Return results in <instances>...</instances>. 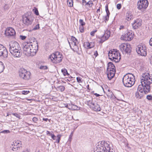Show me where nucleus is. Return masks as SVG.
I'll use <instances>...</instances> for the list:
<instances>
[{"label":"nucleus","instance_id":"obj_37","mask_svg":"<svg viewBox=\"0 0 152 152\" xmlns=\"http://www.w3.org/2000/svg\"><path fill=\"white\" fill-rule=\"evenodd\" d=\"M72 42H78L77 39L74 37L72 36L71 38Z\"/></svg>","mask_w":152,"mask_h":152},{"label":"nucleus","instance_id":"obj_8","mask_svg":"<svg viewBox=\"0 0 152 152\" xmlns=\"http://www.w3.org/2000/svg\"><path fill=\"white\" fill-rule=\"evenodd\" d=\"M20 77L23 80H28L30 78L31 73L23 68H20L19 71Z\"/></svg>","mask_w":152,"mask_h":152},{"label":"nucleus","instance_id":"obj_44","mask_svg":"<svg viewBox=\"0 0 152 152\" xmlns=\"http://www.w3.org/2000/svg\"><path fill=\"white\" fill-rule=\"evenodd\" d=\"M39 69H41L46 70L47 69L48 67L46 66H41L39 67Z\"/></svg>","mask_w":152,"mask_h":152},{"label":"nucleus","instance_id":"obj_21","mask_svg":"<svg viewBox=\"0 0 152 152\" xmlns=\"http://www.w3.org/2000/svg\"><path fill=\"white\" fill-rule=\"evenodd\" d=\"M116 71L113 70H107L106 73L107 74L108 79L110 80L113 78L114 75Z\"/></svg>","mask_w":152,"mask_h":152},{"label":"nucleus","instance_id":"obj_31","mask_svg":"<svg viewBox=\"0 0 152 152\" xmlns=\"http://www.w3.org/2000/svg\"><path fill=\"white\" fill-rule=\"evenodd\" d=\"M4 69V66L3 63L0 61V73L3 72Z\"/></svg>","mask_w":152,"mask_h":152},{"label":"nucleus","instance_id":"obj_20","mask_svg":"<svg viewBox=\"0 0 152 152\" xmlns=\"http://www.w3.org/2000/svg\"><path fill=\"white\" fill-rule=\"evenodd\" d=\"M32 48H31V52H33V51H35V53H34V54L33 56L35 55L38 50V43L37 41H34V43L32 44Z\"/></svg>","mask_w":152,"mask_h":152},{"label":"nucleus","instance_id":"obj_30","mask_svg":"<svg viewBox=\"0 0 152 152\" xmlns=\"http://www.w3.org/2000/svg\"><path fill=\"white\" fill-rule=\"evenodd\" d=\"M61 72L64 76H67L68 77H69V75L66 69L64 68L63 69H61Z\"/></svg>","mask_w":152,"mask_h":152},{"label":"nucleus","instance_id":"obj_54","mask_svg":"<svg viewBox=\"0 0 152 152\" xmlns=\"http://www.w3.org/2000/svg\"><path fill=\"white\" fill-rule=\"evenodd\" d=\"M51 136L52 137V138L54 140H56V137L55 135H54L53 134V133L52 134H51Z\"/></svg>","mask_w":152,"mask_h":152},{"label":"nucleus","instance_id":"obj_18","mask_svg":"<svg viewBox=\"0 0 152 152\" xmlns=\"http://www.w3.org/2000/svg\"><path fill=\"white\" fill-rule=\"evenodd\" d=\"M142 20L140 19H137L134 21L132 24L133 28L134 29H137L140 27L142 25Z\"/></svg>","mask_w":152,"mask_h":152},{"label":"nucleus","instance_id":"obj_45","mask_svg":"<svg viewBox=\"0 0 152 152\" xmlns=\"http://www.w3.org/2000/svg\"><path fill=\"white\" fill-rule=\"evenodd\" d=\"M119 29L120 30H123L124 31H126V28L123 26H121Z\"/></svg>","mask_w":152,"mask_h":152},{"label":"nucleus","instance_id":"obj_58","mask_svg":"<svg viewBox=\"0 0 152 152\" xmlns=\"http://www.w3.org/2000/svg\"><path fill=\"white\" fill-rule=\"evenodd\" d=\"M98 55V53L97 51H96L94 52V55L95 56V57H97V56Z\"/></svg>","mask_w":152,"mask_h":152},{"label":"nucleus","instance_id":"obj_1","mask_svg":"<svg viewBox=\"0 0 152 152\" xmlns=\"http://www.w3.org/2000/svg\"><path fill=\"white\" fill-rule=\"evenodd\" d=\"M141 84L138 86L137 91L144 92L146 94L150 91V85L152 83V77L148 73L142 75Z\"/></svg>","mask_w":152,"mask_h":152},{"label":"nucleus","instance_id":"obj_62","mask_svg":"<svg viewBox=\"0 0 152 152\" xmlns=\"http://www.w3.org/2000/svg\"><path fill=\"white\" fill-rule=\"evenodd\" d=\"M43 121H47L48 120V119L47 118H43Z\"/></svg>","mask_w":152,"mask_h":152},{"label":"nucleus","instance_id":"obj_49","mask_svg":"<svg viewBox=\"0 0 152 152\" xmlns=\"http://www.w3.org/2000/svg\"><path fill=\"white\" fill-rule=\"evenodd\" d=\"M10 8V6L9 5L7 4H6L5 5L4 7V9L5 10H8Z\"/></svg>","mask_w":152,"mask_h":152},{"label":"nucleus","instance_id":"obj_32","mask_svg":"<svg viewBox=\"0 0 152 152\" xmlns=\"http://www.w3.org/2000/svg\"><path fill=\"white\" fill-rule=\"evenodd\" d=\"M67 4L69 7H72L73 5V0H67Z\"/></svg>","mask_w":152,"mask_h":152},{"label":"nucleus","instance_id":"obj_2","mask_svg":"<svg viewBox=\"0 0 152 152\" xmlns=\"http://www.w3.org/2000/svg\"><path fill=\"white\" fill-rule=\"evenodd\" d=\"M9 51L15 57H20L22 55L21 48L19 44L16 42L12 41L9 44Z\"/></svg>","mask_w":152,"mask_h":152},{"label":"nucleus","instance_id":"obj_55","mask_svg":"<svg viewBox=\"0 0 152 152\" xmlns=\"http://www.w3.org/2000/svg\"><path fill=\"white\" fill-rule=\"evenodd\" d=\"M20 38L22 40H25L26 38V37L25 36L20 35Z\"/></svg>","mask_w":152,"mask_h":152},{"label":"nucleus","instance_id":"obj_25","mask_svg":"<svg viewBox=\"0 0 152 152\" xmlns=\"http://www.w3.org/2000/svg\"><path fill=\"white\" fill-rule=\"evenodd\" d=\"M144 93L142 92H140L137 91L135 93V97L139 99H140L142 98L144 95Z\"/></svg>","mask_w":152,"mask_h":152},{"label":"nucleus","instance_id":"obj_23","mask_svg":"<svg viewBox=\"0 0 152 152\" xmlns=\"http://www.w3.org/2000/svg\"><path fill=\"white\" fill-rule=\"evenodd\" d=\"M86 104L89 106L90 107H92V106L94 105L95 101L94 102L92 98L90 97V99L89 100L87 99L86 101Z\"/></svg>","mask_w":152,"mask_h":152},{"label":"nucleus","instance_id":"obj_47","mask_svg":"<svg viewBox=\"0 0 152 152\" xmlns=\"http://www.w3.org/2000/svg\"><path fill=\"white\" fill-rule=\"evenodd\" d=\"M146 98L148 100H152V96L151 95H148Z\"/></svg>","mask_w":152,"mask_h":152},{"label":"nucleus","instance_id":"obj_42","mask_svg":"<svg viewBox=\"0 0 152 152\" xmlns=\"http://www.w3.org/2000/svg\"><path fill=\"white\" fill-rule=\"evenodd\" d=\"M79 23L81 25L80 26H84L85 24V23L83 21V20L81 19H80Z\"/></svg>","mask_w":152,"mask_h":152},{"label":"nucleus","instance_id":"obj_6","mask_svg":"<svg viewBox=\"0 0 152 152\" xmlns=\"http://www.w3.org/2000/svg\"><path fill=\"white\" fill-rule=\"evenodd\" d=\"M32 42H25L23 44V53L25 55L28 56H33L34 53H35V51H33V52H31V49L32 48Z\"/></svg>","mask_w":152,"mask_h":152},{"label":"nucleus","instance_id":"obj_39","mask_svg":"<svg viewBox=\"0 0 152 152\" xmlns=\"http://www.w3.org/2000/svg\"><path fill=\"white\" fill-rule=\"evenodd\" d=\"M10 131L9 130H4L3 131H1L0 132V134L1 133H4V134H7L10 133Z\"/></svg>","mask_w":152,"mask_h":152},{"label":"nucleus","instance_id":"obj_17","mask_svg":"<svg viewBox=\"0 0 152 152\" xmlns=\"http://www.w3.org/2000/svg\"><path fill=\"white\" fill-rule=\"evenodd\" d=\"M13 144L12 145V146H11V148H12V150L13 151H16L18 150V148H20L21 147L22 144L21 142L17 141L13 142Z\"/></svg>","mask_w":152,"mask_h":152},{"label":"nucleus","instance_id":"obj_29","mask_svg":"<svg viewBox=\"0 0 152 152\" xmlns=\"http://www.w3.org/2000/svg\"><path fill=\"white\" fill-rule=\"evenodd\" d=\"M132 18V16L129 12L127 13L126 15V19L128 21H129Z\"/></svg>","mask_w":152,"mask_h":152},{"label":"nucleus","instance_id":"obj_36","mask_svg":"<svg viewBox=\"0 0 152 152\" xmlns=\"http://www.w3.org/2000/svg\"><path fill=\"white\" fill-rule=\"evenodd\" d=\"M93 4L92 1H89L87 3H86V5L88 6L89 7H91L92 6Z\"/></svg>","mask_w":152,"mask_h":152},{"label":"nucleus","instance_id":"obj_64","mask_svg":"<svg viewBox=\"0 0 152 152\" xmlns=\"http://www.w3.org/2000/svg\"><path fill=\"white\" fill-rule=\"evenodd\" d=\"M65 107L66 108H68V104H64Z\"/></svg>","mask_w":152,"mask_h":152},{"label":"nucleus","instance_id":"obj_51","mask_svg":"<svg viewBox=\"0 0 152 152\" xmlns=\"http://www.w3.org/2000/svg\"><path fill=\"white\" fill-rule=\"evenodd\" d=\"M30 92V91H22V94H27Z\"/></svg>","mask_w":152,"mask_h":152},{"label":"nucleus","instance_id":"obj_61","mask_svg":"<svg viewBox=\"0 0 152 152\" xmlns=\"http://www.w3.org/2000/svg\"><path fill=\"white\" fill-rule=\"evenodd\" d=\"M22 152H30L27 149L23 151Z\"/></svg>","mask_w":152,"mask_h":152},{"label":"nucleus","instance_id":"obj_13","mask_svg":"<svg viewBox=\"0 0 152 152\" xmlns=\"http://www.w3.org/2000/svg\"><path fill=\"white\" fill-rule=\"evenodd\" d=\"M104 142V141H102L100 144L98 143V145L96 146V149L94 152H107L105 151V147L103 145V143Z\"/></svg>","mask_w":152,"mask_h":152},{"label":"nucleus","instance_id":"obj_59","mask_svg":"<svg viewBox=\"0 0 152 152\" xmlns=\"http://www.w3.org/2000/svg\"><path fill=\"white\" fill-rule=\"evenodd\" d=\"M149 43L150 45L151 46H152V37L151 38V39L149 41Z\"/></svg>","mask_w":152,"mask_h":152},{"label":"nucleus","instance_id":"obj_19","mask_svg":"<svg viewBox=\"0 0 152 152\" xmlns=\"http://www.w3.org/2000/svg\"><path fill=\"white\" fill-rule=\"evenodd\" d=\"M69 46L71 49L74 51H77L79 50V48L77 46L78 42H72L71 43L68 40Z\"/></svg>","mask_w":152,"mask_h":152},{"label":"nucleus","instance_id":"obj_60","mask_svg":"<svg viewBox=\"0 0 152 152\" xmlns=\"http://www.w3.org/2000/svg\"><path fill=\"white\" fill-rule=\"evenodd\" d=\"M73 132H72L69 135V138H72V134H73Z\"/></svg>","mask_w":152,"mask_h":152},{"label":"nucleus","instance_id":"obj_5","mask_svg":"<svg viewBox=\"0 0 152 152\" xmlns=\"http://www.w3.org/2000/svg\"><path fill=\"white\" fill-rule=\"evenodd\" d=\"M34 18L33 15L31 12H28L23 16V23L26 25L28 26L32 24Z\"/></svg>","mask_w":152,"mask_h":152},{"label":"nucleus","instance_id":"obj_22","mask_svg":"<svg viewBox=\"0 0 152 152\" xmlns=\"http://www.w3.org/2000/svg\"><path fill=\"white\" fill-rule=\"evenodd\" d=\"M92 108H93L94 110L96 111H99L101 109L99 105H98L95 101L94 105L92 106Z\"/></svg>","mask_w":152,"mask_h":152},{"label":"nucleus","instance_id":"obj_15","mask_svg":"<svg viewBox=\"0 0 152 152\" xmlns=\"http://www.w3.org/2000/svg\"><path fill=\"white\" fill-rule=\"evenodd\" d=\"M110 31L108 30H107L105 31L104 34L101 37L99 42L101 43H102L105 41L107 40L110 36Z\"/></svg>","mask_w":152,"mask_h":152},{"label":"nucleus","instance_id":"obj_4","mask_svg":"<svg viewBox=\"0 0 152 152\" xmlns=\"http://www.w3.org/2000/svg\"><path fill=\"white\" fill-rule=\"evenodd\" d=\"M108 54L109 58L115 63L118 62L121 58V55L119 51L116 49H113L110 50Z\"/></svg>","mask_w":152,"mask_h":152},{"label":"nucleus","instance_id":"obj_27","mask_svg":"<svg viewBox=\"0 0 152 152\" xmlns=\"http://www.w3.org/2000/svg\"><path fill=\"white\" fill-rule=\"evenodd\" d=\"M103 146L105 147L106 149L105 151L107 152H110V147H109V145L107 144V143H106L104 141V142L103 143Z\"/></svg>","mask_w":152,"mask_h":152},{"label":"nucleus","instance_id":"obj_50","mask_svg":"<svg viewBox=\"0 0 152 152\" xmlns=\"http://www.w3.org/2000/svg\"><path fill=\"white\" fill-rule=\"evenodd\" d=\"M105 10L106 11V14H110L109 11L108 10V5H106L105 7Z\"/></svg>","mask_w":152,"mask_h":152},{"label":"nucleus","instance_id":"obj_28","mask_svg":"<svg viewBox=\"0 0 152 152\" xmlns=\"http://www.w3.org/2000/svg\"><path fill=\"white\" fill-rule=\"evenodd\" d=\"M86 45L88 48L91 49L93 48L94 46V44L91 42H87L86 43Z\"/></svg>","mask_w":152,"mask_h":152},{"label":"nucleus","instance_id":"obj_24","mask_svg":"<svg viewBox=\"0 0 152 152\" xmlns=\"http://www.w3.org/2000/svg\"><path fill=\"white\" fill-rule=\"evenodd\" d=\"M107 70L116 71L115 67L114 64L112 62H109L108 64Z\"/></svg>","mask_w":152,"mask_h":152},{"label":"nucleus","instance_id":"obj_52","mask_svg":"<svg viewBox=\"0 0 152 152\" xmlns=\"http://www.w3.org/2000/svg\"><path fill=\"white\" fill-rule=\"evenodd\" d=\"M32 120L34 123H37L38 120V119L37 118L34 117L33 118Z\"/></svg>","mask_w":152,"mask_h":152},{"label":"nucleus","instance_id":"obj_43","mask_svg":"<svg viewBox=\"0 0 152 152\" xmlns=\"http://www.w3.org/2000/svg\"><path fill=\"white\" fill-rule=\"evenodd\" d=\"M110 15V14H107L104 17V19L105 20V22L108 20Z\"/></svg>","mask_w":152,"mask_h":152},{"label":"nucleus","instance_id":"obj_16","mask_svg":"<svg viewBox=\"0 0 152 152\" xmlns=\"http://www.w3.org/2000/svg\"><path fill=\"white\" fill-rule=\"evenodd\" d=\"M8 56V52L6 48L3 45L0 44V56L6 58Z\"/></svg>","mask_w":152,"mask_h":152},{"label":"nucleus","instance_id":"obj_11","mask_svg":"<svg viewBox=\"0 0 152 152\" xmlns=\"http://www.w3.org/2000/svg\"><path fill=\"white\" fill-rule=\"evenodd\" d=\"M148 2L147 0H140L137 3V8L139 10L145 9L148 6Z\"/></svg>","mask_w":152,"mask_h":152},{"label":"nucleus","instance_id":"obj_53","mask_svg":"<svg viewBox=\"0 0 152 152\" xmlns=\"http://www.w3.org/2000/svg\"><path fill=\"white\" fill-rule=\"evenodd\" d=\"M96 30H94L93 31H92L90 33V34L91 36H94L95 33L96 32Z\"/></svg>","mask_w":152,"mask_h":152},{"label":"nucleus","instance_id":"obj_9","mask_svg":"<svg viewBox=\"0 0 152 152\" xmlns=\"http://www.w3.org/2000/svg\"><path fill=\"white\" fill-rule=\"evenodd\" d=\"M136 50L137 53L142 56H145L147 55L146 47L143 44L139 45L136 48Z\"/></svg>","mask_w":152,"mask_h":152},{"label":"nucleus","instance_id":"obj_48","mask_svg":"<svg viewBox=\"0 0 152 152\" xmlns=\"http://www.w3.org/2000/svg\"><path fill=\"white\" fill-rule=\"evenodd\" d=\"M39 28V24H38L36 26L34 27L33 30H37Z\"/></svg>","mask_w":152,"mask_h":152},{"label":"nucleus","instance_id":"obj_12","mask_svg":"<svg viewBox=\"0 0 152 152\" xmlns=\"http://www.w3.org/2000/svg\"><path fill=\"white\" fill-rule=\"evenodd\" d=\"M133 34L132 33L129 32H125V33L122 36L121 38L126 41H130L133 38Z\"/></svg>","mask_w":152,"mask_h":152},{"label":"nucleus","instance_id":"obj_3","mask_svg":"<svg viewBox=\"0 0 152 152\" xmlns=\"http://www.w3.org/2000/svg\"><path fill=\"white\" fill-rule=\"evenodd\" d=\"M122 82L124 85L125 87H131L134 83V76L133 74L130 73L126 74L123 77Z\"/></svg>","mask_w":152,"mask_h":152},{"label":"nucleus","instance_id":"obj_7","mask_svg":"<svg viewBox=\"0 0 152 152\" xmlns=\"http://www.w3.org/2000/svg\"><path fill=\"white\" fill-rule=\"evenodd\" d=\"M49 58L54 63L60 62L63 58L62 56L58 52H56L50 56Z\"/></svg>","mask_w":152,"mask_h":152},{"label":"nucleus","instance_id":"obj_46","mask_svg":"<svg viewBox=\"0 0 152 152\" xmlns=\"http://www.w3.org/2000/svg\"><path fill=\"white\" fill-rule=\"evenodd\" d=\"M12 115H14V116H16V117H17L19 118H20V116L19 114H18L17 113H13L12 114Z\"/></svg>","mask_w":152,"mask_h":152},{"label":"nucleus","instance_id":"obj_63","mask_svg":"<svg viewBox=\"0 0 152 152\" xmlns=\"http://www.w3.org/2000/svg\"><path fill=\"white\" fill-rule=\"evenodd\" d=\"M94 95H95L97 97H98L100 96V95L98 94H97V93H95L94 94Z\"/></svg>","mask_w":152,"mask_h":152},{"label":"nucleus","instance_id":"obj_10","mask_svg":"<svg viewBox=\"0 0 152 152\" xmlns=\"http://www.w3.org/2000/svg\"><path fill=\"white\" fill-rule=\"evenodd\" d=\"M120 49L123 54L129 53L131 52V46L129 44L126 43L122 44L119 46Z\"/></svg>","mask_w":152,"mask_h":152},{"label":"nucleus","instance_id":"obj_14","mask_svg":"<svg viewBox=\"0 0 152 152\" xmlns=\"http://www.w3.org/2000/svg\"><path fill=\"white\" fill-rule=\"evenodd\" d=\"M5 34L6 36L9 37L15 36L16 34L15 30L11 27H9L6 29Z\"/></svg>","mask_w":152,"mask_h":152},{"label":"nucleus","instance_id":"obj_34","mask_svg":"<svg viewBox=\"0 0 152 152\" xmlns=\"http://www.w3.org/2000/svg\"><path fill=\"white\" fill-rule=\"evenodd\" d=\"M61 136V134L58 135L57 136V139H56V141L55 142H57V143H59Z\"/></svg>","mask_w":152,"mask_h":152},{"label":"nucleus","instance_id":"obj_41","mask_svg":"<svg viewBox=\"0 0 152 152\" xmlns=\"http://www.w3.org/2000/svg\"><path fill=\"white\" fill-rule=\"evenodd\" d=\"M79 31L81 33L83 32L84 31L83 26H80L79 27Z\"/></svg>","mask_w":152,"mask_h":152},{"label":"nucleus","instance_id":"obj_56","mask_svg":"<svg viewBox=\"0 0 152 152\" xmlns=\"http://www.w3.org/2000/svg\"><path fill=\"white\" fill-rule=\"evenodd\" d=\"M46 133V134L47 135L49 134L50 136H51V134H52L53 133V132L51 131V132H50L48 131H47Z\"/></svg>","mask_w":152,"mask_h":152},{"label":"nucleus","instance_id":"obj_40","mask_svg":"<svg viewBox=\"0 0 152 152\" xmlns=\"http://www.w3.org/2000/svg\"><path fill=\"white\" fill-rule=\"evenodd\" d=\"M76 79H77V81L78 83H82L83 81H82V78H81L80 77H77Z\"/></svg>","mask_w":152,"mask_h":152},{"label":"nucleus","instance_id":"obj_38","mask_svg":"<svg viewBox=\"0 0 152 152\" xmlns=\"http://www.w3.org/2000/svg\"><path fill=\"white\" fill-rule=\"evenodd\" d=\"M72 108L73 109V110H78L80 109L77 106L74 104L72 105Z\"/></svg>","mask_w":152,"mask_h":152},{"label":"nucleus","instance_id":"obj_33","mask_svg":"<svg viewBox=\"0 0 152 152\" xmlns=\"http://www.w3.org/2000/svg\"><path fill=\"white\" fill-rule=\"evenodd\" d=\"M58 91H59L61 92L64 91L65 89V87L64 86H60L57 87Z\"/></svg>","mask_w":152,"mask_h":152},{"label":"nucleus","instance_id":"obj_35","mask_svg":"<svg viewBox=\"0 0 152 152\" xmlns=\"http://www.w3.org/2000/svg\"><path fill=\"white\" fill-rule=\"evenodd\" d=\"M33 11L34 12V14L37 15H39V12L38 9L37 8L34 7V8L33 9Z\"/></svg>","mask_w":152,"mask_h":152},{"label":"nucleus","instance_id":"obj_26","mask_svg":"<svg viewBox=\"0 0 152 152\" xmlns=\"http://www.w3.org/2000/svg\"><path fill=\"white\" fill-rule=\"evenodd\" d=\"M107 95L108 98L113 99L115 97L113 92L110 91L109 89L108 90L107 92Z\"/></svg>","mask_w":152,"mask_h":152},{"label":"nucleus","instance_id":"obj_57","mask_svg":"<svg viewBox=\"0 0 152 152\" xmlns=\"http://www.w3.org/2000/svg\"><path fill=\"white\" fill-rule=\"evenodd\" d=\"M121 7V4H118L117 5V8L118 9H120Z\"/></svg>","mask_w":152,"mask_h":152}]
</instances>
